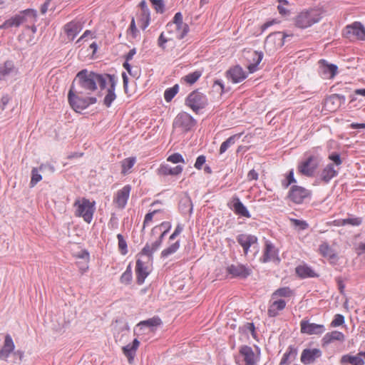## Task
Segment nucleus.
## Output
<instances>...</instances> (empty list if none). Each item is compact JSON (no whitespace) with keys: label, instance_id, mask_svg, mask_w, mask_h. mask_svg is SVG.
Instances as JSON below:
<instances>
[{"label":"nucleus","instance_id":"nucleus-1","mask_svg":"<svg viewBox=\"0 0 365 365\" xmlns=\"http://www.w3.org/2000/svg\"><path fill=\"white\" fill-rule=\"evenodd\" d=\"M117 83L118 78L114 74L93 72V91L99 88L98 96L101 97L103 95V91L106 89V94L103 100V104L106 108H110L117 98L115 94Z\"/></svg>","mask_w":365,"mask_h":365},{"label":"nucleus","instance_id":"nucleus-2","mask_svg":"<svg viewBox=\"0 0 365 365\" xmlns=\"http://www.w3.org/2000/svg\"><path fill=\"white\" fill-rule=\"evenodd\" d=\"M322 14L317 9H307L299 12L294 18V25L304 29L318 23L322 19Z\"/></svg>","mask_w":365,"mask_h":365},{"label":"nucleus","instance_id":"nucleus-3","mask_svg":"<svg viewBox=\"0 0 365 365\" xmlns=\"http://www.w3.org/2000/svg\"><path fill=\"white\" fill-rule=\"evenodd\" d=\"M69 91L90 95L91 92V72L86 69L80 71L73 81Z\"/></svg>","mask_w":365,"mask_h":365},{"label":"nucleus","instance_id":"nucleus-4","mask_svg":"<svg viewBox=\"0 0 365 365\" xmlns=\"http://www.w3.org/2000/svg\"><path fill=\"white\" fill-rule=\"evenodd\" d=\"M306 159L299 164L298 170L304 176L314 177L322 161V158L319 154H306Z\"/></svg>","mask_w":365,"mask_h":365},{"label":"nucleus","instance_id":"nucleus-5","mask_svg":"<svg viewBox=\"0 0 365 365\" xmlns=\"http://www.w3.org/2000/svg\"><path fill=\"white\" fill-rule=\"evenodd\" d=\"M259 360V356L248 345L240 346L238 354L235 356V361L237 365H257Z\"/></svg>","mask_w":365,"mask_h":365},{"label":"nucleus","instance_id":"nucleus-6","mask_svg":"<svg viewBox=\"0 0 365 365\" xmlns=\"http://www.w3.org/2000/svg\"><path fill=\"white\" fill-rule=\"evenodd\" d=\"M185 105L197 114L208 105V99L204 93L195 90L185 98Z\"/></svg>","mask_w":365,"mask_h":365},{"label":"nucleus","instance_id":"nucleus-7","mask_svg":"<svg viewBox=\"0 0 365 365\" xmlns=\"http://www.w3.org/2000/svg\"><path fill=\"white\" fill-rule=\"evenodd\" d=\"M197 120L186 112L179 113L173 123V129H178L183 133H187L196 125Z\"/></svg>","mask_w":365,"mask_h":365},{"label":"nucleus","instance_id":"nucleus-8","mask_svg":"<svg viewBox=\"0 0 365 365\" xmlns=\"http://www.w3.org/2000/svg\"><path fill=\"white\" fill-rule=\"evenodd\" d=\"M68 98L71 106L78 113L86 108L91 100L90 95L76 93L73 91H69Z\"/></svg>","mask_w":365,"mask_h":365},{"label":"nucleus","instance_id":"nucleus-9","mask_svg":"<svg viewBox=\"0 0 365 365\" xmlns=\"http://www.w3.org/2000/svg\"><path fill=\"white\" fill-rule=\"evenodd\" d=\"M312 195L310 190L299 185H292L288 193L287 198L293 203L300 205L304 202L307 198H309Z\"/></svg>","mask_w":365,"mask_h":365},{"label":"nucleus","instance_id":"nucleus-10","mask_svg":"<svg viewBox=\"0 0 365 365\" xmlns=\"http://www.w3.org/2000/svg\"><path fill=\"white\" fill-rule=\"evenodd\" d=\"M343 36L346 38L354 36L357 40L365 41V27L361 22L354 21L345 26Z\"/></svg>","mask_w":365,"mask_h":365},{"label":"nucleus","instance_id":"nucleus-11","mask_svg":"<svg viewBox=\"0 0 365 365\" xmlns=\"http://www.w3.org/2000/svg\"><path fill=\"white\" fill-rule=\"evenodd\" d=\"M74 206L76 207V215L82 217L83 220L90 223L91 221V203L85 198L76 200Z\"/></svg>","mask_w":365,"mask_h":365},{"label":"nucleus","instance_id":"nucleus-12","mask_svg":"<svg viewBox=\"0 0 365 365\" xmlns=\"http://www.w3.org/2000/svg\"><path fill=\"white\" fill-rule=\"evenodd\" d=\"M227 273L232 278L245 279L252 274V269L242 264H232L226 268Z\"/></svg>","mask_w":365,"mask_h":365},{"label":"nucleus","instance_id":"nucleus-13","mask_svg":"<svg viewBox=\"0 0 365 365\" xmlns=\"http://www.w3.org/2000/svg\"><path fill=\"white\" fill-rule=\"evenodd\" d=\"M319 76L324 79H331L337 73L338 66L333 63H329L326 60L321 59L318 62Z\"/></svg>","mask_w":365,"mask_h":365},{"label":"nucleus","instance_id":"nucleus-14","mask_svg":"<svg viewBox=\"0 0 365 365\" xmlns=\"http://www.w3.org/2000/svg\"><path fill=\"white\" fill-rule=\"evenodd\" d=\"M279 251L275 248L274 245L269 241H266L263 255L259 259L262 263H267L272 261L275 263L279 264L280 262V258L278 256Z\"/></svg>","mask_w":365,"mask_h":365},{"label":"nucleus","instance_id":"nucleus-15","mask_svg":"<svg viewBox=\"0 0 365 365\" xmlns=\"http://www.w3.org/2000/svg\"><path fill=\"white\" fill-rule=\"evenodd\" d=\"M168 232L161 231L160 232L159 236L158 239L153 242L151 245L149 243H146V245L144 246V247L142 249V250L140 252V255H143L148 257V260L152 259L153 258V254L158 250V248L161 246L162 242L163 241V239L165 236L166 235Z\"/></svg>","mask_w":365,"mask_h":365},{"label":"nucleus","instance_id":"nucleus-16","mask_svg":"<svg viewBox=\"0 0 365 365\" xmlns=\"http://www.w3.org/2000/svg\"><path fill=\"white\" fill-rule=\"evenodd\" d=\"M301 332L309 335L322 334L325 331L323 324L310 323L308 320L303 319L300 322Z\"/></svg>","mask_w":365,"mask_h":365},{"label":"nucleus","instance_id":"nucleus-17","mask_svg":"<svg viewBox=\"0 0 365 365\" xmlns=\"http://www.w3.org/2000/svg\"><path fill=\"white\" fill-rule=\"evenodd\" d=\"M237 242L242 247L245 255H247L252 245L257 244V237L250 234H240L236 237Z\"/></svg>","mask_w":365,"mask_h":365},{"label":"nucleus","instance_id":"nucleus-18","mask_svg":"<svg viewBox=\"0 0 365 365\" xmlns=\"http://www.w3.org/2000/svg\"><path fill=\"white\" fill-rule=\"evenodd\" d=\"M131 186L130 185H125L122 189L119 190L113 199V202L116 205L117 207L123 209L128 200Z\"/></svg>","mask_w":365,"mask_h":365},{"label":"nucleus","instance_id":"nucleus-19","mask_svg":"<svg viewBox=\"0 0 365 365\" xmlns=\"http://www.w3.org/2000/svg\"><path fill=\"white\" fill-rule=\"evenodd\" d=\"M322 355V351L319 349H304L301 354L300 360L302 364L307 365L315 362Z\"/></svg>","mask_w":365,"mask_h":365},{"label":"nucleus","instance_id":"nucleus-20","mask_svg":"<svg viewBox=\"0 0 365 365\" xmlns=\"http://www.w3.org/2000/svg\"><path fill=\"white\" fill-rule=\"evenodd\" d=\"M319 252L323 257L328 258L330 264H336L337 263L339 259L337 254L327 242H322L319 247Z\"/></svg>","mask_w":365,"mask_h":365},{"label":"nucleus","instance_id":"nucleus-21","mask_svg":"<svg viewBox=\"0 0 365 365\" xmlns=\"http://www.w3.org/2000/svg\"><path fill=\"white\" fill-rule=\"evenodd\" d=\"M136 283L141 285L144 283L145 278L149 275L150 270L145 262L141 259L136 260L135 265Z\"/></svg>","mask_w":365,"mask_h":365},{"label":"nucleus","instance_id":"nucleus-22","mask_svg":"<svg viewBox=\"0 0 365 365\" xmlns=\"http://www.w3.org/2000/svg\"><path fill=\"white\" fill-rule=\"evenodd\" d=\"M226 76L232 83H237L245 80L247 78V74L240 66L237 65L227 71Z\"/></svg>","mask_w":365,"mask_h":365},{"label":"nucleus","instance_id":"nucleus-23","mask_svg":"<svg viewBox=\"0 0 365 365\" xmlns=\"http://www.w3.org/2000/svg\"><path fill=\"white\" fill-rule=\"evenodd\" d=\"M17 16L20 25L25 24L29 27L36 21V11L33 9H26L19 12Z\"/></svg>","mask_w":365,"mask_h":365},{"label":"nucleus","instance_id":"nucleus-24","mask_svg":"<svg viewBox=\"0 0 365 365\" xmlns=\"http://www.w3.org/2000/svg\"><path fill=\"white\" fill-rule=\"evenodd\" d=\"M183 170V168L181 165H176L175 167H170L168 164H161L157 170V174L160 176H177Z\"/></svg>","mask_w":365,"mask_h":365},{"label":"nucleus","instance_id":"nucleus-25","mask_svg":"<svg viewBox=\"0 0 365 365\" xmlns=\"http://www.w3.org/2000/svg\"><path fill=\"white\" fill-rule=\"evenodd\" d=\"M250 58L248 59L250 63L247 66L249 72L252 73L257 70V66L263 58V53L261 51H251L248 52Z\"/></svg>","mask_w":365,"mask_h":365},{"label":"nucleus","instance_id":"nucleus-26","mask_svg":"<svg viewBox=\"0 0 365 365\" xmlns=\"http://www.w3.org/2000/svg\"><path fill=\"white\" fill-rule=\"evenodd\" d=\"M15 345L9 334L5 336L4 344L0 350V359L7 360L10 354L14 351Z\"/></svg>","mask_w":365,"mask_h":365},{"label":"nucleus","instance_id":"nucleus-27","mask_svg":"<svg viewBox=\"0 0 365 365\" xmlns=\"http://www.w3.org/2000/svg\"><path fill=\"white\" fill-rule=\"evenodd\" d=\"M83 25L78 21H73L64 26V31L71 41L73 40L77 34L82 30Z\"/></svg>","mask_w":365,"mask_h":365},{"label":"nucleus","instance_id":"nucleus-28","mask_svg":"<svg viewBox=\"0 0 365 365\" xmlns=\"http://www.w3.org/2000/svg\"><path fill=\"white\" fill-rule=\"evenodd\" d=\"M232 208L233 209L235 213L237 215L245 217L247 218L251 217V215L247 210V208L244 205V204L241 202L240 198L237 196H234L232 198Z\"/></svg>","mask_w":365,"mask_h":365},{"label":"nucleus","instance_id":"nucleus-29","mask_svg":"<svg viewBox=\"0 0 365 365\" xmlns=\"http://www.w3.org/2000/svg\"><path fill=\"white\" fill-rule=\"evenodd\" d=\"M140 341L138 339H134L131 344L123 346L122 350L123 354L127 357L130 364L133 362L136 354V351L139 347Z\"/></svg>","mask_w":365,"mask_h":365},{"label":"nucleus","instance_id":"nucleus-30","mask_svg":"<svg viewBox=\"0 0 365 365\" xmlns=\"http://www.w3.org/2000/svg\"><path fill=\"white\" fill-rule=\"evenodd\" d=\"M76 257L77 259L76 264L81 272L83 273L88 270L90 261L89 252L85 250H81L76 255Z\"/></svg>","mask_w":365,"mask_h":365},{"label":"nucleus","instance_id":"nucleus-31","mask_svg":"<svg viewBox=\"0 0 365 365\" xmlns=\"http://www.w3.org/2000/svg\"><path fill=\"white\" fill-rule=\"evenodd\" d=\"M296 274L301 279L319 277V274L316 273L309 266L306 264H300L295 268Z\"/></svg>","mask_w":365,"mask_h":365},{"label":"nucleus","instance_id":"nucleus-32","mask_svg":"<svg viewBox=\"0 0 365 365\" xmlns=\"http://www.w3.org/2000/svg\"><path fill=\"white\" fill-rule=\"evenodd\" d=\"M339 172L334 168V164L329 163L322 170L320 179L324 183L327 184L332 178L337 176Z\"/></svg>","mask_w":365,"mask_h":365},{"label":"nucleus","instance_id":"nucleus-33","mask_svg":"<svg viewBox=\"0 0 365 365\" xmlns=\"http://www.w3.org/2000/svg\"><path fill=\"white\" fill-rule=\"evenodd\" d=\"M16 71L13 61L8 60L0 63V81L6 80V77Z\"/></svg>","mask_w":365,"mask_h":365},{"label":"nucleus","instance_id":"nucleus-34","mask_svg":"<svg viewBox=\"0 0 365 365\" xmlns=\"http://www.w3.org/2000/svg\"><path fill=\"white\" fill-rule=\"evenodd\" d=\"M344 338V334L341 331H332L328 332L322 338V346H326L334 341H343Z\"/></svg>","mask_w":365,"mask_h":365},{"label":"nucleus","instance_id":"nucleus-35","mask_svg":"<svg viewBox=\"0 0 365 365\" xmlns=\"http://www.w3.org/2000/svg\"><path fill=\"white\" fill-rule=\"evenodd\" d=\"M340 362L341 364H350L351 365H364V361L362 359V356L359 355V352L352 356L351 354L343 355L341 358Z\"/></svg>","mask_w":365,"mask_h":365},{"label":"nucleus","instance_id":"nucleus-36","mask_svg":"<svg viewBox=\"0 0 365 365\" xmlns=\"http://www.w3.org/2000/svg\"><path fill=\"white\" fill-rule=\"evenodd\" d=\"M286 307V302L284 299L274 301L269 306L267 314L270 317H274L278 315V311L283 310Z\"/></svg>","mask_w":365,"mask_h":365},{"label":"nucleus","instance_id":"nucleus-37","mask_svg":"<svg viewBox=\"0 0 365 365\" xmlns=\"http://www.w3.org/2000/svg\"><path fill=\"white\" fill-rule=\"evenodd\" d=\"M297 354V349L294 345H289L284 354L279 365H287L294 360Z\"/></svg>","mask_w":365,"mask_h":365},{"label":"nucleus","instance_id":"nucleus-38","mask_svg":"<svg viewBox=\"0 0 365 365\" xmlns=\"http://www.w3.org/2000/svg\"><path fill=\"white\" fill-rule=\"evenodd\" d=\"M162 324L161 319L156 316L152 318H150L147 320L141 321L138 324V327L140 329L143 327H148L150 329V331H153V328L160 326Z\"/></svg>","mask_w":365,"mask_h":365},{"label":"nucleus","instance_id":"nucleus-39","mask_svg":"<svg viewBox=\"0 0 365 365\" xmlns=\"http://www.w3.org/2000/svg\"><path fill=\"white\" fill-rule=\"evenodd\" d=\"M292 36H293L292 34H287L286 32H281V31L274 32V33H272L271 34H269L267 37L266 42L267 43V42L275 43V40L277 38L278 40L281 41V42L279 43V44L282 46L284 45V39L287 37H292Z\"/></svg>","mask_w":365,"mask_h":365},{"label":"nucleus","instance_id":"nucleus-40","mask_svg":"<svg viewBox=\"0 0 365 365\" xmlns=\"http://www.w3.org/2000/svg\"><path fill=\"white\" fill-rule=\"evenodd\" d=\"M242 133L235 134L229 137L225 141H224L220 148L219 153L223 154L232 145H234L237 140L240 139L242 136Z\"/></svg>","mask_w":365,"mask_h":365},{"label":"nucleus","instance_id":"nucleus-41","mask_svg":"<svg viewBox=\"0 0 365 365\" xmlns=\"http://www.w3.org/2000/svg\"><path fill=\"white\" fill-rule=\"evenodd\" d=\"M138 21L140 27L145 30L150 22V11H140L138 14Z\"/></svg>","mask_w":365,"mask_h":365},{"label":"nucleus","instance_id":"nucleus-42","mask_svg":"<svg viewBox=\"0 0 365 365\" xmlns=\"http://www.w3.org/2000/svg\"><path fill=\"white\" fill-rule=\"evenodd\" d=\"M136 163V158L135 157H129L127 158L123 159L120 163H121V174L123 175H127L130 173V170L134 166L135 163Z\"/></svg>","mask_w":365,"mask_h":365},{"label":"nucleus","instance_id":"nucleus-43","mask_svg":"<svg viewBox=\"0 0 365 365\" xmlns=\"http://www.w3.org/2000/svg\"><path fill=\"white\" fill-rule=\"evenodd\" d=\"M180 246V240H177L176 242L170 244L168 247L164 249L161 253L160 257L161 258H167L171 255H173L175 253Z\"/></svg>","mask_w":365,"mask_h":365},{"label":"nucleus","instance_id":"nucleus-44","mask_svg":"<svg viewBox=\"0 0 365 365\" xmlns=\"http://www.w3.org/2000/svg\"><path fill=\"white\" fill-rule=\"evenodd\" d=\"M362 223L361 217H349L346 219L339 220L337 221L338 226H344L351 225L352 226H359Z\"/></svg>","mask_w":365,"mask_h":365},{"label":"nucleus","instance_id":"nucleus-45","mask_svg":"<svg viewBox=\"0 0 365 365\" xmlns=\"http://www.w3.org/2000/svg\"><path fill=\"white\" fill-rule=\"evenodd\" d=\"M133 279V274H132V268L131 264H129L125 269V271L122 274V275L120 277V283L128 285L131 283Z\"/></svg>","mask_w":365,"mask_h":365},{"label":"nucleus","instance_id":"nucleus-46","mask_svg":"<svg viewBox=\"0 0 365 365\" xmlns=\"http://www.w3.org/2000/svg\"><path fill=\"white\" fill-rule=\"evenodd\" d=\"M20 25L17 14L11 16L0 26L1 29H8L11 27H19Z\"/></svg>","mask_w":365,"mask_h":365},{"label":"nucleus","instance_id":"nucleus-47","mask_svg":"<svg viewBox=\"0 0 365 365\" xmlns=\"http://www.w3.org/2000/svg\"><path fill=\"white\" fill-rule=\"evenodd\" d=\"M171 227H172V225L170 222L164 221L159 225L155 226L151 230V235H158V233H160V232H161V231L168 232L170 230Z\"/></svg>","mask_w":365,"mask_h":365},{"label":"nucleus","instance_id":"nucleus-48","mask_svg":"<svg viewBox=\"0 0 365 365\" xmlns=\"http://www.w3.org/2000/svg\"><path fill=\"white\" fill-rule=\"evenodd\" d=\"M179 91L178 84L174 85L171 88H167L164 92V98L166 102H170L173 98L175 96Z\"/></svg>","mask_w":365,"mask_h":365},{"label":"nucleus","instance_id":"nucleus-49","mask_svg":"<svg viewBox=\"0 0 365 365\" xmlns=\"http://www.w3.org/2000/svg\"><path fill=\"white\" fill-rule=\"evenodd\" d=\"M293 294V291L289 287H284L277 289L272 294V297L275 298L277 297H289Z\"/></svg>","mask_w":365,"mask_h":365},{"label":"nucleus","instance_id":"nucleus-50","mask_svg":"<svg viewBox=\"0 0 365 365\" xmlns=\"http://www.w3.org/2000/svg\"><path fill=\"white\" fill-rule=\"evenodd\" d=\"M295 182H297V180L294 176V170L292 169L287 173L285 179L282 180L281 184L284 189H287L291 184Z\"/></svg>","mask_w":365,"mask_h":365},{"label":"nucleus","instance_id":"nucleus-51","mask_svg":"<svg viewBox=\"0 0 365 365\" xmlns=\"http://www.w3.org/2000/svg\"><path fill=\"white\" fill-rule=\"evenodd\" d=\"M332 100H336L337 103L334 108H333V110H336L338 108H339L341 105L345 103L346 98L345 96L339 94V93H334L331 94L328 97V102H331Z\"/></svg>","mask_w":365,"mask_h":365},{"label":"nucleus","instance_id":"nucleus-52","mask_svg":"<svg viewBox=\"0 0 365 365\" xmlns=\"http://www.w3.org/2000/svg\"><path fill=\"white\" fill-rule=\"evenodd\" d=\"M117 238L118 240V249L120 252L125 255L128 253V245L125 240L121 234L117 235Z\"/></svg>","mask_w":365,"mask_h":365},{"label":"nucleus","instance_id":"nucleus-53","mask_svg":"<svg viewBox=\"0 0 365 365\" xmlns=\"http://www.w3.org/2000/svg\"><path fill=\"white\" fill-rule=\"evenodd\" d=\"M201 76V72L196 71L192 73H190L184 77V80L189 84L195 83Z\"/></svg>","mask_w":365,"mask_h":365},{"label":"nucleus","instance_id":"nucleus-54","mask_svg":"<svg viewBox=\"0 0 365 365\" xmlns=\"http://www.w3.org/2000/svg\"><path fill=\"white\" fill-rule=\"evenodd\" d=\"M157 13L163 14L165 11V3L163 0H149Z\"/></svg>","mask_w":365,"mask_h":365},{"label":"nucleus","instance_id":"nucleus-55","mask_svg":"<svg viewBox=\"0 0 365 365\" xmlns=\"http://www.w3.org/2000/svg\"><path fill=\"white\" fill-rule=\"evenodd\" d=\"M42 179L41 175L38 173V170L34 168L31 170V179L30 181L31 187H34Z\"/></svg>","mask_w":365,"mask_h":365},{"label":"nucleus","instance_id":"nucleus-56","mask_svg":"<svg viewBox=\"0 0 365 365\" xmlns=\"http://www.w3.org/2000/svg\"><path fill=\"white\" fill-rule=\"evenodd\" d=\"M328 158L333 162L332 164H334V165L339 166L342 164V162H343L340 154L337 152L331 153L329 155Z\"/></svg>","mask_w":365,"mask_h":365},{"label":"nucleus","instance_id":"nucleus-57","mask_svg":"<svg viewBox=\"0 0 365 365\" xmlns=\"http://www.w3.org/2000/svg\"><path fill=\"white\" fill-rule=\"evenodd\" d=\"M345 322L344 317L342 314H337L334 316V319L331 322V327H339L344 324Z\"/></svg>","mask_w":365,"mask_h":365},{"label":"nucleus","instance_id":"nucleus-58","mask_svg":"<svg viewBox=\"0 0 365 365\" xmlns=\"http://www.w3.org/2000/svg\"><path fill=\"white\" fill-rule=\"evenodd\" d=\"M167 160L169 162H171L173 163H185V160H184L182 155L178 153H175L170 155L168 158Z\"/></svg>","mask_w":365,"mask_h":365},{"label":"nucleus","instance_id":"nucleus-59","mask_svg":"<svg viewBox=\"0 0 365 365\" xmlns=\"http://www.w3.org/2000/svg\"><path fill=\"white\" fill-rule=\"evenodd\" d=\"M292 225L295 227H299L301 230H304L308 228L309 225L306 221L300 220L297 219H291Z\"/></svg>","mask_w":365,"mask_h":365},{"label":"nucleus","instance_id":"nucleus-60","mask_svg":"<svg viewBox=\"0 0 365 365\" xmlns=\"http://www.w3.org/2000/svg\"><path fill=\"white\" fill-rule=\"evenodd\" d=\"M244 331H250L253 338H256L255 327L254 323L247 322L242 327Z\"/></svg>","mask_w":365,"mask_h":365},{"label":"nucleus","instance_id":"nucleus-61","mask_svg":"<svg viewBox=\"0 0 365 365\" xmlns=\"http://www.w3.org/2000/svg\"><path fill=\"white\" fill-rule=\"evenodd\" d=\"M128 31L130 32L133 38H136L138 31L136 25H135V21L134 17H132V19H131L130 24Z\"/></svg>","mask_w":365,"mask_h":365},{"label":"nucleus","instance_id":"nucleus-62","mask_svg":"<svg viewBox=\"0 0 365 365\" xmlns=\"http://www.w3.org/2000/svg\"><path fill=\"white\" fill-rule=\"evenodd\" d=\"M205 162H206V157L203 155H199L196 159L194 166L196 169L201 170L202 168V165L205 163Z\"/></svg>","mask_w":365,"mask_h":365},{"label":"nucleus","instance_id":"nucleus-63","mask_svg":"<svg viewBox=\"0 0 365 365\" xmlns=\"http://www.w3.org/2000/svg\"><path fill=\"white\" fill-rule=\"evenodd\" d=\"M160 212V210H155L153 212H150L147 213L145 216L144 221H143V227H145L147 224H148L150 222L152 221L153 215L158 212Z\"/></svg>","mask_w":365,"mask_h":365},{"label":"nucleus","instance_id":"nucleus-64","mask_svg":"<svg viewBox=\"0 0 365 365\" xmlns=\"http://www.w3.org/2000/svg\"><path fill=\"white\" fill-rule=\"evenodd\" d=\"M189 31H190V27H189L188 24H185L184 26V27L182 28V29L180 31V33L178 34L177 38L178 39L184 38L187 36V34L189 32Z\"/></svg>","mask_w":365,"mask_h":365}]
</instances>
